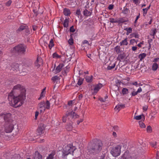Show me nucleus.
Wrapping results in <instances>:
<instances>
[{"label":"nucleus","mask_w":159,"mask_h":159,"mask_svg":"<svg viewBox=\"0 0 159 159\" xmlns=\"http://www.w3.org/2000/svg\"><path fill=\"white\" fill-rule=\"evenodd\" d=\"M25 88L21 85L17 84L14 86L8 95V99L10 105L15 107L21 106L22 101L25 98Z\"/></svg>","instance_id":"1"},{"label":"nucleus","mask_w":159,"mask_h":159,"mask_svg":"<svg viewBox=\"0 0 159 159\" xmlns=\"http://www.w3.org/2000/svg\"><path fill=\"white\" fill-rule=\"evenodd\" d=\"M102 143L100 140H94L89 143L88 147V152L90 154L96 155L101 150Z\"/></svg>","instance_id":"2"},{"label":"nucleus","mask_w":159,"mask_h":159,"mask_svg":"<svg viewBox=\"0 0 159 159\" xmlns=\"http://www.w3.org/2000/svg\"><path fill=\"white\" fill-rule=\"evenodd\" d=\"M74 150V147L71 144L67 145L65 147L62 152V157L66 159L67 155L73 153Z\"/></svg>","instance_id":"3"},{"label":"nucleus","mask_w":159,"mask_h":159,"mask_svg":"<svg viewBox=\"0 0 159 159\" xmlns=\"http://www.w3.org/2000/svg\"><path fill=\"white\" fill-rule=\"evenodd\" d=\"M26 47L23 44H19L13 48V51L18 54H25L26 51Z\"/></svg>","instance_id":"4"},{"label":"nucleus","mask_w":159,"mask_h":159,"mask_svg":"<svg viewBox=\"0 0 159 159\" xmlns=\"http://www.w3.org/2000/svg\"><path fill=\"white\" fill-rule=\"evenodd\" d=\"M121 148V146L117 145L112 148L111 151V153L113 157H117L120 154Z\"/></svg>","instance_id":"5"},{"label":"nucleus","mask_w":159,"mask_h":159,"mask_svg":"<svg viewBox=\"0 0 159 159\" xmlns=\"http://www.w3.org/2000/svg\"><path fill=\"white\" fill-rule=\"evenodd\" d=\"M124 159H137L136 156L130 153L128 151L125 152L123 155Z\"/></svg>","instance_id":"6"},{"label":"nucleus","mask_w":159,"mask_h":159,"mask_svg":"<svg viewBox=\"0 0 159 159\" xmlns=\"http://www.w3.org/2000/svg\"><path fill=\"white\" fill-rule=\"evenodd\" d=\"M14 128V124L12 123H6L5 126V130L7 133L12 132Z\"/></svg>","instance_id":"7"},{"label":"nucleus","mask_w":159,"mask_h":159,"mask_svg":"<svg viewBox=\"0 0 159 159\" xmlns=\"http://www.w3.org/2000/svg\"><path fill=\"white\" fill-rule=\"evenodd\" d=\"M4 119L6 123H11L13 122V120L11 119V114L10 113L3 115Z\"/></svg>","instance_id":"8"},{"label":"nucleus","mask_w":159,"mask_h":159,"mask_svg":"<svg viewBox=\"0 0 159 159\" xmlns=\"http://www.w3.org/2000/svg\"><path fill=\"white\" fill-rule=\"evenodd\" d=\"M46 103L44 101L41 102L38 105V107L40 109V112L44 111L46 109Z\"/></svg>","instance_id":"9"},{"label":"nucleus","mask_w":159,"mask_h":159,"mask_svg":"<svg viewBox=\"0 0 159 159\" xmlns=\"http://www.w3.org/2000/svg\"><path fill=\"white\" fill-rule=\"evenodd\" d=\"M33 159H42V155L38 151H36L33 155Z\"/></svg>","instance_id":"10"},{"label":"nucleus","mask_w":159,"mask_h":159,"mask_svg":"<svg viewBox=\"0 0 159 159\" xmlns=\"http://www.w3.org/2000/svg\"><path fill=\"white\" fill-rule=\"evenodd\" d=\"M125 107V105L123 104H118L115 107V109L116 111H119L121 109Z\"/></svg>","instance_id":"11"},{"label":"nucleus","mask_w":159,"mask_h":159,"mask_svg":"<svg viewBox=\"0 0 159 159\" xmlns=\"http://www.w3.org/2000/svg\"><path fill=\"white\" fill-rule=\"evenodd\" d=\"M44 128L43 125H40L37 129V132L38 135H41L43 133Z\"/></svg>","instance_id":"12"},{"label":"nucleus","mask_w":159,"mask_h":159,"mask_svg":"<svg viewBox=\"0 0 159 159\" xmlns=\"http://www.w3.org/2000/svg\"><path fill=\"white\" fill-rule=\"evenodd\" d=\"M102 86V84L100 83L96 85L94 89V92H93V94H96L97 93Z\"/></svg>","instance_id":"13"},{"label":"nucleus","mask_w":159,"mask_h":159,"mask_svg":"<svg viewBox=\"0 0 159 159\" xmlns=\"http://www.w3.org/2000/svg\"><path fill=\"white\" fill-rule=\"evenodd\" d=\"M11 70L13 71L16 70L19 67V64L17 63H14L11 66Z\"/></svg>","instance_id":"14"},{"label":"nucleus","mask_w":159,"mask_h":159,"mask_svg":"<svg viewBox=\"0 0 159 159\" xmlns=\"http://www.w3.org/2000/svg\"><path fill=\"white\" fill-rule=\"evenodd\" d=\"M64 65L63 64H60L57 66L55 70V72L56 73H59L61 70L62 68L64 66Z\"/></svg>","instance_id":"15"},{"label":"nucleus","mask_w":159,"mask_h":159,"mask_svg":"<svg viewBox=\"0 0 159 159\" xmlns=\"http://www.w3.org/2000/svg\"><path fill=\"white\" fill-rule=\"evenodd\" d=\"M63 13L66 16H69L71 14L70 9L67 8H65L63 10Z\"/></svg>","instance_id":"16"},{"label":"nucleus","mask_w":159,"mask_h":159,"mask_svg":"<svg viewBox=\"0 0 159 159\" xmlns=\"http://www.w3.org/2000/svg\"><path fill=\"white\" fill-rule=\"evenodd\" d=\"M27 27V25H21L20 26L16 31L17 33H18L19 32H20L23 30H25V29Z\"/></svg>","instance_id":"17"},{"label":"nucleus","mask_w":159,"mask_h":159,"mask_svg":"<svg viewBox=\"0 0 159 159\" xmlns=\"http://www.w3.org/2000/svg\"><path fill=\"white\" fill-rule=\"evenodd\" d=\"M93 76L91 75L90 76H87L85 78V80L88 83H90L93 81Z\"/></svg>","instance_id":"18"},{"label":"nucleus","mask_w":159,"mask_h":159,"mask_svg":"<svg viewBox=\"0 0 159 159\" xmlns=\"http://www.w3.org/2000/svg\"><path fill=\"white\" fill-rule=\"evenodd\" d=\"M125 55L124 53H121L118 55L117 57V59L118 60L120 61L125 58Z\"/></svg>","instance_id":"19"},{"label":"nucleus","mask_w":159,"mask_h":159,"mask_svg":"<svg viewBox=\"0 0 159 159\" xmlns=\"http://www.w3.org/2000/svg\"><path fill=\"white\" fill-rule=\"evenodd\" d=\"M146 54L144 53L139 54L138 57L140 59L139 61H142L146 57Z\"/></svg>","instance_id":"20"},{"label":"nucleus","mask_w":159,"mask_h":159,"mask_svg":"<svg viewBox=\"0 0 159 159\" xmlns=\"http://www.w3.org/2000/svg\"><path fill=\"white\" fill-rule=\"evenodd\" d=\"M131 37H135L137 38H139V34L137 32H135L132 33L130 35Z\"/></svg>","instance_id":"21"},{"label":"nucleus","mask_w":159,"mask_h":159,"mask_svg":"<svg viewBox=\"0 0 159 159\" xmlns=\"http://www.w3.org/2000/svg\"><path fill=\"white\" fill-rule=\"evenodd\" d=\"M91 12L88 11L86 9H85L84 11V15L86 16H90L91 14Z\"/></svg>","instance_id":"22"},{"label":"nucleus","mask_w":159,"mask_h":159,"mask_svg":"<svg viewBox=\"0 0 159 159\" xmlns=\"http://www.w3.org/2000/svg\"><path fill=\"white\" fill-rule=\"evenodd\" d=\"M73 35V34H72L70 35V38L69 39V40L68 41L69 44L70 45H72L74 43V40L72 38Z\"/></svg>","instance_id":"23"},{"label":"nucleus","mask_w":159,"mask_h":159,"mask_svg":"<svg viewBox=\"0 0 159 159\" xmlns=\"http://www.w3.org/2000/svg\"><path fill=\"white\" fill-rule=\"evenodd\" d=\"M69 22V18L65 19L63 23V25L64 27L66 28L68 27Z\"/></svg>","instance_id":"24"},{"label":"nucleus","mask_w":159,"mask_h":159,"mask_svg":"<svg viewBox=\"0 0 159 159\" xmlns=\"http://www.w3.org/2000/svg\"><path fill=\"white\" fill-rule=\"evenodd\" d=\"M70 114L69 116V117H70L71 118H76L77 116H78L76 115L75 113L74 112L71 111L70 112Z\"/></svg>","instance_id":"25"},{"label":"nucleus","mask_w":159,"mask_h":159,"mask_svg":"<svg viewBox=\"0 0 159 159\" xmlns=\"http://www.w3.org/2000/svg\"><path fill=\"white\" fill-rule=\"evenodd\" d=\"M158 68V65L156 63H154L152 66V69L154 71H156Z\"/></svg>","instance_id":"26"},{"label":"nucleus","mask_w":159,"mask_h":159,"mask_svg":"<svg viewBox=\"0 0 159 159\" xmlns=\"http://www.w3.org/2000/svg\"><path fill=\"white\" fill-rule=\"evenodd\" d=\"M157 32V30L156 29H152L151 31V34L150 35L151 36H153V38H154V36L155 35L156 33Z\"/></svg>","instance_id":"27"},{"label":"nucleus","mask_w":159,"mask_h":159,"mask_svg":"<svg viewBox=\"0 0 159 159\" xmlns=\"http://www.w3.org/2000/svg\"><path fill=\"white\" fill-rule=\"evenodd\" d=\"M128 43L127 42V38H125L124 40L120 42V45L121 46L123 45H128Z\"/></svg>","instance_id":"28"},{"label":"nucleus","mask_w":159,"mask_h":159,"mask_svg":"<svg viewBox=\"0 0 159 159\" xmlns=\"http://www.w3.org/2000/svg\"><path fill=\"white\" fill-rule=\"evenodd\" d=\"M129 93V90L126 88H123L122 90V93L123 95Z\"/></svg>","instance_id":"29"},{"label":"nucleus","mask_w":159,"mask_h":159,"mask_svg":"<svg viewBox=\"0 0 159 159\" xmlns=\"http://www.w3.org/2000/svg\"><path fill=\"white\" fill-rule=\"evenodd\" d=\"M114 50L117 54L120 52V47L119 46H117L114 48Z\"/></svg>","instance_id":"30"},{"label":"nucleus","mask_w":159,"mask_h":159,"mask_svg":"<svg viewBox=\"0 0 159 159\" xmlns=\"http://www.w3.org/2000/svg\"><path fill=\"white\" fill-rule=\"evenodd\" d=\"M54 46V44L53 43V40L52 39L50 41V43L48 45V47L50 49H51L52 47H53Z\"/></svg>","instance_id":"31"},{"label":"nucleus","mask_w":159,"mask_h":159,"mask_svg":"<svg viewBox=\"0 0 159 159\" xmlns=\"http://www.w3.org/2000/svg\"><path fill=\"white\" fill-rule=\"evenodd\" d=\"M73 128V126L71 123H70L66 126V129L68 130H71Z\"/></svg>","instance_id":"32"},{"label":"nucleus","mask_w":159,"mask_h":159,"mask_svg":"<svg viewBox=\"0 0 159 159\" xmlns=\"http://www.w3.org/2000/svg\"><path fill=\"white\" fill-rule=\"evenodd\" d=\"M83 79L80 78L77 82V84L79 85H81L83 84Z\"/></svg>","instance_id":"33"},{"label":"nucleus","mask_w":159,"mask_h":159,"mask_svg":"<svg viewBox=\"0 0 159 159\" xmlns=\"http://www.w3.org/2000/svg\"><path fill=\"white\" fill-rule=\"evenodd\" d=\"M129 11V9L127 7H124L122 11V13L125 14H126L128 13Z\"/></svg>","instance_id":"34"},{"label":"nucleus","mask_w":159,"mask_h":159,"mask_svg":"<svg viewBox=\"0 0 159 159\" xmlns=\"http://www.w3.org/2000/svg\"><path fill=\"white\" fill-rule=\"evenodd\" d=\"M125 30L127 32V33H126L127 35H128L129 33H131L132 32V28L131 27L126 28Z\"/></svg>","instance_id":"35"},{"label":"nucleus","mask_w":159,"mask_h":159,"mask_svg":"<svg viewBox=\"0 0 159 159\" xmlns=\"http://www.w3.org/2000/svg\"><path fill=\"white\" fill-rule=\"evenodd\" d=\"M142 116L144 117V116L143 114L142 115L136 116L134 117V118L136 120H140L141 119Z\"/></svg>","instance_id":"36"},{"label":"nucleus","mask_w":159,"mask_h":159,"mask_svg":"<svg viewBox=\"0 0 159 159\" xmlns=\"http://www.w3.org/2000/svg\"><path fill=\"white\" fill-rule=\"evenodd\" d=\"M139 124L140 126L142 128H144L146 126L144 123L141 121H139Z\"/></svg>","instance_id":"37"},{"label":"nucleus","mask_w":159,"mask_h":159,"mask_svg":"<svg viewBox=\"0 0 159 159\" xmlns=\"http://www.w3.org/2000/svg\"><path fill=\"white\" fill-rule=\"evenodd\" d=\"M76 14L78 16V17L82 16V15L81 13V11L80 9H77L76 12Z\"/></svg>","instance_id":"38"},{"label":"nucleus","mask_w":159,"mask_h":159,"mask_svg":"<svg viewBox=\"0 0 159 159\" xmlns=\"http://www.w3.org/2000/svg\"><path fill=\"white\" fill-rule=\"evenodd\" d=\"M117 20L113 18H109L110 22L111 23H117Z\"/></svg>","instance_id":"39"},{"label":"nucleus","mask_w":159,"mask_h":159,"mask_svg":"<svg viewBox=\"0 0 159 159\" xmlns=\"http://www.w3.org/2000/svg\"><path fill=\"white\" fill-rule=\"evenodd\" d=\"M59 78V77L57 76H55L53 77L51 79L54 82H55L56 80H58Z\"/></svg>","instance_id":"40"},{"label":"nucleus","mask_w":159,"mask_h":159,"mask_svg":"<svg viewBox=\"0 0 159 159\" xmlns=\"http://www.w3.org/2000/svg\"><path fill=\"white\" fill-rule=\"evenodd\" d=\"M147 131L148 133H150L152 132V128L150 126H148L147 128Z\"/></svg>","instance_id":"41"},{"label":"nucleus","mask_w":159,"mask_h":159,"mask_svg":"<svg viewBox=\"0 0 159 159\" xmlns=\"http://www.w3.org/2000/svg\"><path fill=\"white\" fill-rule=\"evenodd\" d=\"M115 66V63L113 64L111 66H109L107 67V69L108 70H111L114 68Z\"/></svg>","instance_id":"42"},{"label":"nucleus","mask_w":159,"mask_h":159,"mask_svg":"<svg viewBox=\"0 0 159 159\" xmlns=\"http://www.w3.org/2000/svg\"><path fill=\"white\" fill-rule=\"evenodd\" d=\"M46 106H45L46 108L49 109L50 107V103L48 101H47L46 102Z\"/></svg>","instance_id":"43"},{"label":"nucleus","mask_w":159,"mask_h":159,"mask_svg":"<svg viewBox=\"0 0 159 159\" xmlns=\"http://www.w3.org/2000/svg\"><path fill=\"white\" fill-rule=\"evenodd\" d=\"M52 57L54 58H60L61 56L58 55L56 52H55L53 54Z\"/></svg>","instance_id":"44"},{"label":"nucleus","mask_w":159,"mask_h":159,"mask_svg":"<svg viewBox=\"0 0 159 159\" xmlns=\"http://www.w3.org/2000/svg\"><path fill=\"white\" fill-rule=\"evenodd\" d=\"M125 22V21L122 18H120L119 20H117V23H123Z\"/></svg>","instance_id":"45"},{"label":"nucleus","mask_w":159,"mask_h":159,"mask_svg":"<svg viewBox=\"0 0 159 159\" xmlns=\"http://www.w3.org/2000/svg\"><path fill=\"white\" fill-rule=\"evenodd\" d=\"M54 155V154L53 153L50 154L46 159H53V157Z\"/></svg>","instance_id":"46"},{"label":"nucleus","mask_w":159,"mask_h":159,"mask_svg":"<svg viewBox=\"0 0 159 159\" xmlns=\"http://www.w3.org/2000/svg\"><path fill=\"white\" fill-rule=\"evenodd\" d=\"M25 32L26 33V34L28 35L30 34V31L28 28V27L27 26V27L25 29Z\"/></svg>","instance_id":"47"},{"label":"nucleus","mask_w":159,"mask_h":159,"mask_svg":"<svg viewBox=\"0 0 159 159\" xmlns=\"http://www.w3.org/2000/svg\"><path fill=\"white\" fill-rule=\"evenodd\" d=\"M39 62L38 59V58H37L36 61L35 62V66L38 67H39L40 66V65L39 64Z\"/></svg>","instance_id":"48"},{"label":"nucleus","mask_w":159,"mask_h":159,"mask_svg":"<svg viewBox=\"0 0 159 159\" xmlns=\"http://www.w3.org/2000/svg\"><path fill=\"white\" fill-rule=\"evenodd\" d=\"M45 94V92H42L40 97L38 98V99L39 100H40L42 98V97H43L44 96Z\"/></svg>","instance_id":"49"},{"label":"nucleus","mask_w":159,"mask_h":159,"mask_svg":"<svg viewBox=\"0 0 159 159\" xmlns=\"http://www.w3.org/2000/svg\"><path fill=\"white\" fill-rule=\"evenodd\" d=\"M11 0H9L5 3V5L9 7L11 5Z\"/></svg>","instance_id":"50"},{"label":"nucleus","mask_w":159,"mask_h":159,"mask_svg":"<svg viewBox=\"0 0 159 159\" xmlns=\"http://www.w3.org/2000/svg\"><path fill=\"white\" fill-rule=\"evenodd\" d=\"M143 15L144 16L147 13L148 11V10L146 8H143Z\"/></svg>","instance_id":"51"},{"label":"nucleus","mask_w":159,"mask_h":159,"mask_svg":"<svg viewBox=\"0 0 159 159\" xmlns=\"http://www.w3.org/2000/svg\"><path fill=\"white\" fill-rule=\"evenodd\" d=\"M131 84L135 85L136 87H138V83L137 81H135L131 83Z\"/></svg>","instance_id":"52"},{"label":"nucleus","mask_w":159,"mask_h":159,"mask_svg":"<svg viewBox=\"0 0 159 159\" xmlns=\"http://www.w3.org/2000/svg\"><path fill=\"white\" fill-rule=\"evenodd\" d=\"M70 32H74L75 31V30L74 29L73 26H72L70 27Z\"/></svg>","instance_id":"53"},{"label":"nucleus","mask_w":159,"mask_h":159,"mask_svg":"<svg viewBox=\"0 0 159 159\" xmlns=\"http://www.w3.org/2000/svg\"><path fill=\"white\" fill-rule=\"evenodd\" d=\"M152 147H153L156 148V142H151L150 143Z\"/></svg>","instance_id":"54"},{"label":"nucleus","mask_w":159,"mask_h":159,"mask_svg":"<svg viewBox=\"0 0 159 159\" xmlns=\"http://www.w3.org/2000/svg\"><path fill=\"white\" fill-rule=\"evenodd\" d=\"M138 93L137 92V91L135 92V91H133L131 93V95L132 96H134L138 94Z\"/></svg>","instance_id":"55"},{"label":"nucleus","mask_w":159,"mask_h":159,"mask_svg":"<svg viewBox=\"0 0 159 159\" xmlns=\"http://www.w3.org/2000/svg\"><path fill=\"white\" fill-rule=\"evenodd\" d=\"M12 159H21L19 155H17L16 156L13 157Z\"/></svg>","instance_id":"56"},{"label":"nucleus","mask_w":159,"mask_h":159,"mask_svg":"<svg viewBox=\"0 0 159 159\" xmlns=\"http://www.w3.org/2000/svg\"><path fill=\"white\" fill-rule=\"evenodd\" d=\"M114 7V5L112 4L110 5L108 7V8L109 10H112L113 9Z\"/></svg>","instance_id":"57"},{"label":"nucleus","mask_w":159,"mask_h":159,"mask_svg":"<svg viewBox=\"0 0 159 159\" xmlns=\"http://www.w3.org/2000/svg\"><path fill=\"white\" fill-rule=\"evenodd\" d=\"M39 112L38 111H36L35 112V119H36L37 118V117L39 115Z\"/></svg>","instance_id":"58"},{"label":"nucleus","mask_w":159,"mask_h":159,"mask_svg":"<svg viewBox=\"0 0 159 159\" xmlns=\"http://www.w3.org/2000/svg\"><path fill=\"white\" fill-rule=\"evenodd\" d=\"M67 117L65 116H64L62 118V120L63 122H66V118Z\"/></svg>","instance_id":"59"},{"label":"nucleus","mask_w":159,"mask_h":159,"mask_svg":"<svg viewBox=\"0 0 159 159\" xmlns=\"http://www.w3.org/2000/svg\"><path fill=\"white\" fill-rule=\"evenodd\" d=\"M140 14L139 13L138 15L137 16V17H136V19L135 20V21H134L135 23H136L137 22V20L140 17Z\"/></svg>","instance_id":"60"},{"label":"nucleus","mask_w":159,"mask_h":159,"mask_svg":"<svg viewBox=\"0 0 159 159\" xmlns=\"http://www.w3.org/2000/svg\"><path fill=\"white\" fill-rule=\"evenodd\" d=\"M83 120V119H80L79 120H77V123L78 125H79L80 122H82Z\"/></svg>","instance_id":"61"},{"label":"nucleus","mask_w":159,"mask_h":159,"mask_svg":"<svg viewBox=\"0 0 159 159\" xmlns=\"http://www.w3.org/2000/svg\"><path fill=\"white\" fill-rule=\"evenodd\" d=\"M70 115H71L70 112L67 111V112L66 113L65 116H66V117H69Z\"/></svg>","instance_id":"62"},{"label":"nucleus","mask_w":159,"mask_h":159,"mask_svg":"<svg viewBox=\"0 0 159 159\" xmlns=\"http://www.w3.org/2000/svg\"><path fill=\"white\" fill-rule=\"evenodd\" d=\"M99 100L100 101L102 102H105L106 101V100L104 99V98H99Z\"/></svg>","instance_id":"63"},{"label":"nucleus","mask_w":159,"mask_h":159,"mask_svg":"<svg viewBox=\"0 0 159 159\" xmlns=\"http://www.w3.org/2000/svg\"><path fill=\"white\" fill-rule=\"evenodd\" d=\"M156 159H159V152H157L156 153Z\"/></svg>","instance_id":"64"}]
</instances>
